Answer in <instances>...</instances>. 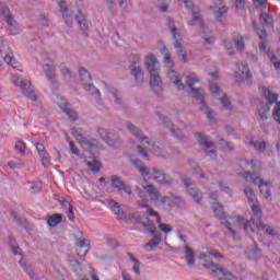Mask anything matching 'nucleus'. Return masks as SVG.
<instances>
[{"label": "nucleus", "instance_id": "obj_1", "mask_svg": "<svg viewBox=\"0 0 280 280\" xmlns=\"http://www.w3.org/2000/svg\"><path fill=\"white\" fill-rule=\"evenodd\" d=\"M199 261H202L203 268L217 275L218 280H240L234 277L229 270L220 268L218 265H215L213 260H211V256L209 255V253L200 254Z\"/></svg>", "mask_w": 280, "mask_h": 280}, {"label": "nucleus", "instance_id": "obj_2", "mask_svg": "<svg viewBox=\"0 0 280 280\" xmlns=\"http://www.w3.org/2000/svg\"><path fill=\"white\" fill-rule=\"evenodd\" d=\"M190 95L192 100H196V102H198L199 109L203 114H206L207 118L210 121H213V117H215V113L213 112V109H211V107L207 106V103H205V90H202V88H199V89L191 88Z\"/></svg>", "mask_w": 280, "mask_h": 280}, {"label": "nucleus", "instance_id": "obj_3", "mask_svg": "<svg viewBox=\"0 0 280 280\" xmlns=\"http://www.w3.org/2000/svg\"><path fill=\"white\" fill-rule=\"evenodd\" d=\"M262 97H265V100H267V104L262 105L258 109V115H259L260 121H266V119H268V113H270V105L277 103V100H279V95L272 93L268 89H265L264 93H262Z\"/></svg>", "mask_w": 280, "mask_h": 280}, {"label": "nucleus", "instance_id": "obj_4", "mask_svg": "<svg viewBox=\"0 0 280 280\" xmlns=\"http://www.w3.org/2000/svg\"><path fill=\"white\" fill-rule=\"evenodd\" d=\"M178 176L184 187L187 188V192L189 194V196H191L197 205H200V202H202V192L198 188H196V184L183 173H178Z\"/></svg>", "mask_w": 280, "mask_h": 280}, {"label": "nucleus", "instance_id": "obj_5", "mask_svg": "<svg viewBox=\"0 0 280 280\" xmlns=\"http://www.w3.org/2000/svg\"><path fill=\"white\" fill-rule=\"evenodd\" d=\"M12 81L15 82L16 86L21 88L25 97H28V100H32V102H36L37 97L34 93V90L32 89V83H30V81L23 80V78L19 75H13Z\"/></svg>", "mask_w": 280, "mask_h": 280}, {"label": "nucleus", "instance_id": "obj_6", "mask_svg": "<svg viewBox=\"0 0 280 280\" xmlns=\"http://www.w3.org/2000/svg\"><path fill=\"white\" fill-rule=\"evenodd\" d=\"M213 212L215 217L220 219L221 224H223V226H225L228 231L231 233L232 237H235L236 232L233 229V221L231 219L226 220V214H224L222 205H215V207H213Z\"/></svg>", "mask_w": 280, "mask_h": 280}, {"label": "nucleus", "instance_id": "obj_7", "mask_svg": "<svg viewBox=\"0 0 280 280\" xmlns=\"http://www.w3.org/2000/svg\"><path fill=\"white\" fill-rule=\"evenodd\" d=\"M249 205L252 207V213L254 215L250 218L252 224H254V226H257L259 231L266 230V223L261 221V215H262L261 206L256 205L255 201Z\"/></svg>", "mask_w": 280, "mask_h": 280}, {"label": "nucleus", "instance_id": "obj_8", "mask_svg": "<svg viewBox=\"0 0 280 280\" xmlns=\"http://www.w3.org/2000/svg\"><path fill=\"white\" fill-rule=\"evenodd\" d=\"M152 175L154 180L159 184V185H172V183H174V178L170 177V175L163 173V171L159 170L158 167H152L151 168Z\"/></svg>", "mask_w": 280, "mask_h": 280}, {"label": "nucleus", "instance_id": "obj_9", "mask_svg": "<svg viewBox=\"0 0 280 280\" xmlns=\"http://www.w3.org/2000/svg\"><path fill=\"white\" fill-rule=\"evenodd\" d=\"M59 5V10L62 13V18L66 21V24L68 27H73V15L75 14L73 11H69V8L67 7V1L59 0L57 1Z\"/></svg>", "mask_w": 280, "mask_h": 280}, {"label": "nucleus", "instance_id": "obj_10", "mask_svg": "<svg viewBox=\"0 0 280 280\" xmlns=\"http://www.w3.org/2000/svg\"><path fill=\"white\" fill-rule=\"evenodd\" d=\"M110 180H112V187H114V189H117L118 191H125L127 196H132V189L130 188V186L126 185V183L124 182V179H121V177L117 175H113L110 177Z\"/></svg>", "mask_w": 280, "mask_h": 280}, {"label": "nucleus", "instance_id": "obj_11", "mask_svg": "<svg viewBox=\"0 0 280 280\" xmlns=\"http://www.w3.org/2000/svg\"><path fill=\"white\" fill-rule=\"evenodd\" d=\"M73 21H77L82 34L89 36V20L84 18L80 9H77V13L73 14Z\"/></svg>", "mask_w": 280, "mask_h": 280}, {"label": "nucleus", "instance_id": "obj_12", "mask_svg": "<svg viewBox=\"0 0 280 280\" xmlns=\"http://www.w3.org/2000/svg\"><path fill=\"white\" fill-rule=\"evenodd\" d=\"M144 67L149 73H159L161 65L154 55H148L144 59Z\"/></svg>", "mask_w": 280, "mask_h": 280}, {"label": "nucleus", "instance_id": "obj_13", "mask_svg": "<svg viewBox=\"0 0 280 280\" xmlns=\"http://www.w3.org/2000/svg\"><path fill=\"white\" fill-rule=\"evenodd\" d=\"M0 54H5L4 62H7V65H11V67L13 68L15 67L14 65H16V58H14V55L10 52V48L5 46V42L1 36H0Z\"/></svg>", "mask_w": 280, "mask_h": 280}, {"label": "nucleus", "instance_id": "obj_14", "mask_svg": "<svg viewBox=\"0 0 280 280\" xmlns=\"http://www.w3.org/2000/svg\"><path fill=\"white\" fill-rule=\"evenodd\" d=\"M232 221V226H242L246 233L250 230L252 233H255V229L250 225V221H245L244 217H233L230 219Z\"/></svg>", "mask_w": 280, "mask_h": 280}, {"label": "nucleus", "instance_id": "obj_15", "mask_svg": "<svg viewBox=\"0 0 280 280\" xmlns=\"http://www.w3.org/2000/svg\"><path fill=\"white\" fill-rule=\"evenodd\" d=\"M167 78L171 80V82H173L178 91L185 90V84H183L180 77H178V72L174 71L172 68L167 70Z\"/></svg>", "mask_w": 280, "mask_h": 280}, {"label": "nucleus", "instance_id": "obj_16", "mask_svg": "<svg viewBox=\"0 0 280 280\" xmlns=\"http://www.w3.org/2000/svg\"><path fill=\"white\" fill-rule=\"evenodd\" d=\"M35 147L40 156L44 167H49V165H51V162L49 160V153H47L45 145H43L42 143H36Z\"/></svg>", "mask_w": 280, "mask_h": 280}, {"label": "nucleus", "instance_id": "obj_17", "mask_svg": "<svg viewBox=\"0 0 280 280\" xmlns=\"http://www.w3.org/2000/svg\"><path fill=\"white\" fill-rule=\"evenodd\" d=\"M150 84L153 89H159L158 95H163V90L161 86H163V80H161V75H159V72H152L150 73Z\"/></svg>", "mask_w": 280, "mask_h": 280}, {"label": "nucleus", "instance_id": "obj_18", "mask_svg": "<svg viewBox=\"0 0 280 280\" xmlns=\"http://www.w3.org/2000/svg\"><path fill=\"white\" fill-rule=\"evenodd\" d=\"M130 73L133 77L136 84H143L145 77L143 74V69H141V67L132 66L130 68Z\"/></svg>", "mask_w": 280, "mask_h": 280}, {"label": "nucleus", "instance_id": "obj_19", "mask_svg": "<svg viewBox=\"0 0 280 280\" xmlns=\"http://www.w3.org/2000/svg\"><path fill=\"white\" fill-rule=\"evenodd\" d=\"M152 238L144 244V248H149V250H154L159 244H161V233L159 231H153L152 232Z\"/></svg>", "mask_w": 280, "mask_h": 280}, {"label": "nucleus", "instance_id": "obj_20", "mask_svg": "<svg viewBox=\"0 0 280 280\" xmlns=\"http://www.w3.org/2000/svg\"><path fill=\"white\" fill-rule=\"evenodd\" d=\"M184 250H185V259L187 261V266H189V268H194V266H196L194 249H191V247H189L188 245H185Z\"/></svg>", "mask_w": 280, "mask_h": 280}, {"label": "nucleus", "instance_id": "obj_21", "mask_svg": "<svg viewBox=\"0 0 280 280\" xmlns=\"http://www.w3.org/2000/svg\"><path fill=\"white\" fill-rule=\"evenodd\" d=\"M232 40L238 51H244V49H246L242 34L234 32L232 35Z\"/></svg>", "mask_w": 280, "mask_h": 280}, {"label": "nucleus", "instance_id": "obj_22", "mask_svg": "<svg viewBox=\"0 0 280 280\" xmlns=\"http://www.w3.org/2000/svg\"><path fill=\"white\" fill-rule=\"evenodd\" d=\"M238 70L241 71V73H243V75H245L246 82H247L248 86H250L253 84V74L250 73L248 63L242 62L238 66Z\"/></svg>", "mask_w": 280, "mask_h": 280}, {"label": "nucleus", "instance_id": "obj_23", "mask_svg": "<svg viewBox=\"0 0 280 280\" xmlns=\"http://www.w3.org/2000/svg\"><path fill=\"white\" fill-rule=\"evenodd\" d=\"M196 137H199V144L206 148L207 150L214 148L215 144L211 142V138H209V136H206L202 132H197Z\"/></svg>", "mask_w": 280, "mask_h": 280}, {"label": "nucleus", "instance_id": "obj_24", "mask_svg": "<svg viewBox=\"0 0 280 280\" xmlns=\"http://www.w3.org/2000/svg\"><path fill=\"white\" fill-rule=\"evenodd\" d=\"M143 189L147 194H149V198H151V200H159V198H161V192H159V189H156L154 185L148 184L143 186Z\"/></svg>", "mask_w": 280, "mask_h": 280}, {"label": "nucleus", "instance_id": "obj_25", "mask_svg": "<svg viewBox=\"0 0 280 280\" xmlns=\"http://www.w3.org/2000/svg\"><path fill=\"white\" fill-rule=\"evenodd\" d=\"M174 48L176 49V54L178 56V60L180 62H187V51L185 48L178 43V38L174 42Z\"/></svg>", "mask_w": 280, "mask_h": 280}, {"label": "nucleus", "instance_id": "obj_26", "mask_svg": "<svg viewBox=\"0 0 280 280\" xmlns=\"http://www.w3.org/2000/svg\"><path fill=\"white\" fill-rule=\"evenodd\" d=\"M188 165H190L194 176H199V178H205V171H202V167H200V164H198L194 160H188Z\"/></svg>", "mask_w": 280, "mask_h": 280}, {"label": "nucleus", "instance_id": "obj_27", "mask_svg": "<svg viewBox=\"0 0 280 280\" xmlns=\"http://www.w3.org/2000/svg\"><path fill=\"white\" fill-rule=\"evenodd\" d=\"M260 25L262 27H273L275 25V18L268 13H261L260 16Z\"/></svg>", "mask_w": 280, "mask_h": 280}, {"label": "nucleus", "instance_id": "obj_28", "mask_svg": "<svg viewBox=\"0 0 280 280\" xmlns=\"http://www.w3.org/2000/svg\"><path fill=\"white\" fill-rule=\"evenodd\" d=\"M79 143L83 150H91V148L100 147V142L96 139H86V137H84L83 140Z\"/></svg>", "mask_w": 280, "mask_h": 280}, {"label": "nucleus", "instance_id": "obj_29", "mask_svg": "<svg viewBox=\"0 0 280 280\" xmlns=\"http://www.w3.org/2000/svg\"><path fill=\"white\" fill-rule=\"evenodd\" d=\"M75 244L79 248V250H78L79 257H85L86 253H89V246L86 245V241L77 238Z\"/></svg>", "mask_w": 280, "mask_h": 280}, {"label": "nucleus", "instance_id": "obj_30", "mask_svg": "<svg viewBox=\"0 0 280 280\" xmlns=\"http://www.w3.org/2000/svg\"><path fill=\"white\" fill-rule=\"evenodd\" d=\"M252 26L254 32L257 34L258 38H260V40H266V38H268V33L266 32V28H264L265 26L259 28L257 21H253Z\"/></svg>", "mask_w": 280, "mask_h": 280}, {"label": "nucleus", "instance_id": "obj_31", "mask_svg": "<svg viewBox=\"0 0 280 280\" xmlns=\"http://www.w3.org/2000/svg\"><path fill=\"white\" fill-rule=\"evenodd\" d=\"M83 88L85 89V91H88V93H90V95L95 96L97 104H102V100L100 98V90L96 89L95 85L91 83H85Z\"/></svg>", "mask_w": 280, "mask_h": 280}, {"label": "nucleus", "instance_id": "obj_32", "mask_svg": "<svg viewBox=\"0 0 280 280\" xmlns=\"http://www.w3.org/2000/svg\"><path fill=\"white\" fill-rule=\"evenodd\" d=\"M79 77L83 86H86V84H89V82H91L92 80L91 73H89V70H86V68L79 69Z\"/></svg>", "mask_w": 280, "mask_h": 280}, {"label": "nucleus", "instance_id": "obj_33", "mask_svg": "<svg viewBox=\"0 0 280 280\" xmlns=\"http://www.w3.org/2000/svg\"><path fill=\"white\" fill-rule=\"evenodd\" d=\"M250 178L253 185H258L259 188L262 187V185H268V183H264V180H261V178H259V176H257V174L252 173V172H246L244 177L245 178Z\"/></svg>", "mask_w": 280, "mask_h": 280}, {"label": "nucleus", "instance_id": "obj_34", "mask_svg": "<svg viewBox=\"0 0 280 280\" xmlns=\"http://www.w3.org/2000/svg\"><path fill=\"white\" fill-rule=\"evenodd\" d=\"M88 167L93 174H97L100 173V170H102V162L97 161L95 156H93L92 160L88 162Z\"/></svg>", "mask_w": 280, "mask_h": 280}, {"label": "nucleus", "instance_id": "obj_35", "mask_svg": "<svg viewBox=\"0 0 280 280\" xmlns=\"http://www.w3.org/2000/svg\"><path fill=\"white\" fill-rule=\"evenodd\" d=\"M126 128L127 130H129V132L131 135H133L136 137V139L140 138L141 135H143V130H141V128L135 126L132 122L127 121L126 122Z\"/></svg>", "mask_w": 280, "mask_h": 280}, {"label": "nucleus", "instance_id": "obj_36", "mask_svg": "<svg viewBox=\"0 0 280 280\" xmlns=\"http://www.w3.org/2000/svg\"><path fill=\"white\" fill-rule=\"evenodd\" d=\"M269 60L273 65L276 71H280V55H275V51L269 49Z\"/></svg>", "mask_w": 280, "mask_h": 280}, {"label": "nucleus", "instance_id": "obj_37", "mask_svg": "<svg viewBox=\"0 0 280 280\" xmlns=\"http://www.w3.org/2000/svg\"><path fill=\"white\" fill-rule=\"evenodd\" d=\"M44 72L47 78V80H51L56 78V66L46 63L44 66Z\"/></svg>", "mask_w": 280, "mask_h": 280}, {"label": "nucleus", "instance_id": "obj_38", "mask_svg": "<svg viewBox=\"0 0 280 280\" xmlns=\"http://www.w3.org/2000/svg\"><path fill=\"white\" fill-rule=\"evenodd\" d=\"M108 145H112V148H121V140L119 139V137L109 133V136L107 137V140H105Z\"/></svg>", "mask_w": 280, "mask_h": 280}, {"label": "nucleus", "instance_id": "obj_39", "mask_svg": "<svg viewBox=\"0 0 280 280\" xmlns=\"http://www.w3.org/2000/svg\"><path fill=\"white\" fill-rule=\"evenodd\" d=\"M20 266L27 272L30 279L32 280H38V277H36V272H34V269L32 267H27V264H25V260L22 258L20 259Z\"/></svg>", "mask_w": 280, "mask_h": 280}, {"label": "nucleus", "instance_id": "obj_40", "mask_svg": "<svg viewBox=\"0 0 280 280\" xmlns=\"http://www.w3.org/2000/svg\"><path fill=\"white\" fill-rule=\"evenodd\" d=\"M52 100H54L55 104L58 105L59 108H61V110H65V108H68L67 100H65V97L60 96V94L55 93Z\"/></svg>", "mask_w": 280, "mask_h": 280}, {"label": "nucleus", "instance_id": "obj_41", "mask_svg": "<svg viewBox=\"0 0 280 280\" xmlns=\"http://www.w3.org/2000/svg\"><path fill=\"white\" fill-rule=\"evenodd\" d=\"M62 222V214L55 213L48 218L47 224L48 226H58Z\"/></svg>", "mask_w": 280, "mask_h": 280}, {"label": "nucleus", "instance_id": "obj_42", "mask_svg": "<svg viewBox=\"0 0 280 280\" xmlns=\"http://www.w3.org/2000/svg\"><path fill=\"white\" fill-rule=\"evenodd\" d=\"M156 117H159V119H161V121L164 124L165 128H168V130L172 132V128H175L176 126H174V124H172V120L170 118H167V116H163V114H161V112H156L155 113Z\"/></svg>", "mask_w": 280, "mask_h": 280}, {"label": "nucleus", "instance_id": "obj_43", "mask_svg": "<svg viewBox=\"0 0 280 280\" xmlns=\"http://www.w3.org/2000/svg\"><path fill=\"white\" fill-rule=\"evenodd\" d=\"M249 145H252L253 148H255V150H257V152H266V141L264 140H252L249 142Z\"/></svg>", "mask_w": 280, "mask_h": 280}, {"label": "nucleus", "instance_id": "obj_44", "mask_svg": "<svg viewBox=\"0 0 280 280\" xmlns=\"http://www.w3.org/2000/svg\"><path fill=\"white\" fill-rule=\"evenodd\" d=\"M244 194L249 205H253V202H255V199H257V197L255 196V191L253 190V188H250V186L245 187Z\"/></svg>", "mask_w": 280, "mask_h": 280}, {"label": "nucleus", "instance_id": "obj_45", "mask_svg": "<svg viewBox=\"0 0 280 280\" xmlns=\"http://www.w3.org/2000/svg\"><path fill=\"white\" fill-rule=\"evenodd\" d=\"M109 207L113 209L116 215H124V209H121V206H119V202L110 199Z\"/></svg>", "mask_w": 280, "mask_h": 280}, {"label": "nucleus", "instance_id": "obj_46", "mask_svg": "<svg viewBox=\"0 0 280 280\" xmlns=\"http://www.w3.org/2000/svg\"><path fill=\"white\" fill-rule=\"evenodd\" d=\"M199 80L198 77H196V73H190L186 75V86L188 89H194V84H198Z\"/></svg>", "mask_w": 280, "mask_h": 280}, {"label": "nucleus", "instance_id": "obj_47", "mask_svg": "<svg viewBox=\"0 0 280 280\" xmlns=\"http://www.w3.org/2000/svg\"><path fill=\"white\" fill-rule=\"evenodd\" d=\"M63 113L69 116V119H71V121H78V118H79L78 112H75L74 109H71V107L65 108Z\"/></svg>", "mask_w": 280, "mask_h": 280}, {"label": "nucleus", "instance_id": "obj_48", "mask_svg": "<svg viewBox=\"0 0 280 280\" xmlns=\"http://www.w3.org/2000/svg\"><path fill=\"white\" fill-rule=\"evenodd\" d=\"M9 244L11 246L13 255H19V244L16 243V240L13 236H9Z\"/></svg>", "mask_w": 280, "mask_h": 280}, {"label": "nucleus", "instance_id": "obj_49", "mask_svg": "<svg viewBox=\"0 0 280 280\" xmlns=\"http://www.w3.org/2000/svg\"><path fill=\"white\" fill-rule=\"evenodd\" d=\"M219 102H221L225 110H232L233 107L231 106V100H229L226 95H223L221 98H219Z\"/></svg>", "mask_w": 280, "mask_h": 280}, {"label": "nucleus", "instance_id": "obj_50", "mask_svg": "<svg viewBox=\"0 0 280 280\" xmlns=\"http://www.w3.org/2000/svg\"><path fill=\"white\" fill-rule=\"evenodd\" d=\"M171 132L179 141H183V139H185V135L183 133V130H180V128H178V127L171 128Z\"/></svg>", "mask_w": 280, "mask_h": 280}, {"label": "nucleus", "instance_id": "obj_51", "mask_svg": "<svg viewBox=\"0 0 280 280\" xmlns=\"http://www.w3.org/2000/svg\"><path fill=\"white\" fill-rule=\"evenodd\" d=\"M261 253V249L257 246V242L254 241L252 245V256L250 259H257Z\"/></svg>", "mask_w": 280, "mask_h": 280}, {"label": "nucleus", "instance_id": "obj_52", "mask_svg": "<svg viewBox=\"0 0 280 280\" xmlns=\"http://www.w3.org/2000/svg\"><path fill=\"white\" fill-rule=\"evenodd\" d=\"M260 54H267L270 56V48H268V45L266 44V39H262L258 44Z\"/></svg>", "mask_w": 280, "mask_h": 280}, {"label": "nucleus", "instance_id": "obj_53", "mask_svg": "<svg viewBox=\"0 0 280 280\" xmlns=\"http://www.w3.org/2000/svg\"><path fill=\"white\" fill-rule=\"evenodd\" d=\"M60 73L65 80H71V78H73V75L71 74V70H69V68L65 66L60 68Z\"/></svg>", "mask_w": 280, "mask_h": 280}, {"label": "nucleus", "instance_id": "obj_54", "mask_svg": "<svg viewBox=\"0 0 280 280\" xmlns=\"http://www.w3.org/2000/svg\"><path fill=\"white\" fill-rule=\"evenodd\" d=\"M168 27L171 28V34H173L174 38H180V34H178V28L174 27V21L168 20Z\"/></svg>", "mask_w": 280, "mask_h": 280}, {"label": "nucleus", "instance_id": "obj_55", "mask_svg": "<svg viewBox=\"0 0 280 280\" xmlns=\"http://www.w3.org/2000/svg\"><path fill=\"white\" fill-rule=\"evenodd\" d=\"M184 5L189 12H192V14H198L200 12L199 10L195 11L194 2H191L190 0H185Z\"/></svg>", "mask_w": 280, "mask_h": 280}, {"label": "nucleus", "instance_id": "obj_56", "mask_svg": "<svg viewBox=\"0 0 280 280\" xmlns=\"http://www.w3.org/2000/svg\"><path fill=\"white\" fill-rule=\"evenodd\" d=\"M272 117H273L275 121H278V124H280V102L276 103V107L273 109Z\"/></svg>", "mask_w": 280, "mask_h": 280}, {"label": "nucleus", "instance_id": "obj_57", "mask_svg": "<svg viewBox=\"0 0 280 280\" xmlns=\"http://www.w3.org/2000/svg\"><path fill=\"white\" fill-rule=\"evenodd\" d=\"M138 172L142 176V178H148V176H150V167H148L143 164L140 166Z\"/></svg>", "mask_w": 280, "mask_h": 280}, {"label": "nucleus", "instance_id": "obj_58", "mask_svg": "<svg viewBox=\"0 0 280 280\" xmlns=\"http://www.w3.org/2000/svg\"><path fill=\"white\" fill-rule=\"evenodd\" d=\"M71 135H72V137H74L77 139V141H79V143H81V141L84 138L82 132L80 130L75 129V128L71 129Z\"/></svg>", "mask_w": 280, "mask_h": 280}, {"label": "nucleus", "instance_id": "obj_59", "mask_svg": "<svg viewBox=\"0 0 280 280\" xmlns=\"http://www.w3.org/2000/svg\"><path fill=\"white\" fill-rule=\"evenodd\" d=\"M150 152H152V154L155 156H161V147L153 142L151 143Z\"/></svg>", "mask_w": 280, "mask_h": 280}, {"label": "nucleus", "instance_id": "obj_60", "mask_svg": "<svg viewBox=\"0 0 280 280\" xmlns=\"http://www.w3.org/2000/svg\"><path fill=\"white\" fill-rule=\"evenodd\" d=\"M253 3L255 8H262V10H266L268 7V0H253Z\"/></svg>", "mask_w": 280, "mask_h": 280}, {"label": "nucleus", "instance_id": "obj_61", "mask_svg": "<svg viewBox=\"0 0 280 280\" xmlns=\"http://www.w3.org/2000/svg\"><path fill=\"white\" fill-rule=\"evenodd\" d=\"M265 233H267V235H271V237H279V233L270 225H266Z\"/></svg>", "mask_w": 280, "mask_h": 280}, {"label": "nucleus", "instance_id": "obj_62", "mask_svg": "<svg viewBox=\"0 0 280 280\" xmlns=\"http://www.w3.org/2000/svg\"><path fill=\"white\" fill-rule=\"evenodd\" d=\"M25 142L21 140L15 143V150H18V152H20L21 154H25Z\"/></svg>", "mask_w": 280, "mask_h": 280}, {"label": "nucleus", "instance_id": "obj_63", "mask_svg": "<svg viewBox=\"0 0 280 280\" xmlns=\"http://www.w3.org/2000/svg\"><path fill=\"white\" fill-rule=\"evenodd\" d=\"M133 190L136 191V194L139 196V198H141V200L145 199V189H141V187L139 186H135Z\"/></svg>", "mask_w": 280, "mask_h": 280}, {"label": "nucleus", "instance_id": "obj_64", "mask_svg": "<svg viewBox=\"0 0 280 280\" xmlns=\"http://www.w3.org/2000/svg\"><path fill=\"white\" fill-rule=\"evenodd\" d=\"M226 7H221L218 9V11H215L214 15L217 19H222L225 14H226Z\"/></svg>", "mask_w": 280, "mask_h": 280}]
</instances>
